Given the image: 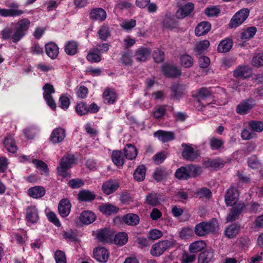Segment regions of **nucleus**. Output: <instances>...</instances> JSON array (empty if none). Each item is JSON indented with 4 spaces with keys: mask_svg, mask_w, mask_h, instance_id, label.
<instances>
[{
    "mask_svg": "<svg viewBox=\"0 0 263 263\" xmlns=\"http://www.w3.org/2000/svg\"><path fill=\"white\" fill-rule=\"evenodd\" d=\"M136 25V21L134 19L125 20L121 24V27L126 31L131 30Z\"/></svg>",
    "mask_w": 263,
    "mask_h": 263,
    "instance_id": "052dcab7",
    "label": "nucleus"
},
{
    "mask_svg": "<svg viewBox=\"0 0 263 263\" xmlns=\"http://www.w3.org/2000/svg\"><path fill=\"white\" fill-rule=\"evenodd\" d=\"M59 47L58 45L53 42H49L45 44V50L46 54L51 59H55L58 55Z\"/></svg>",
    "mask_w": 263,
    "mask_h": 263,
    "instance_id": "393cba45",
    "label": "nucleus"
},
{
    "mask_svg": "<svg viewBox=\"0 0 263 263\" xmlns=\"http://www.w3.org/2000/svg\"><path fill=\"white\" fill-rule=\"evenodd\" d=\"M120 61L124 66H129L132 64L133 60L130 53L128 51L123 52L120 58Z\"/></svg>",
    "mask_w": 263,
    "mask_h": 263,
    "instance_id": "13d9d810",
    "label": "nucleus"
},
{
    "mask_svg": "<svg viewBox=\"0 0 263 263\" xmlns=\"http://www.w3.org/2000/svg\"><path fill=\"white\" fill-rule=\"evenodd\" d=\"M152 55L156 63H160L163 62L164 60V52L159 49L154 50Z\"/></svg>",
    "mask_w": 263,
    "mask_h": 263,
    "instance_id": "5fc2aeb1",
    "label": "nucleus"
},
{
    "mask_svg": "<svg viewBox=\"0 0 263 263\" xmlns=\"http://www.w3.org/2000/svg\"><path fill=\"white\" fill-rule=\"evenodd\" d=\"M187 85L181 83H174L170 87V98L172 100H180L186 93Z\"/></svg>",
    "mask_w": 263,
    "mask_h": 263,
    "instance_id": "423d86ee",
    "label": "nucleus"
},
{
    "mask_svg": "<svg viewBox=\"0 0 263 263\" xmlns=\"http://www.w3.org/2000/svg\"><path fill=\"white\" fill-rule=\"evenodd\" d=\"M10 9L0 8V16L7 17H15L20 16L24 13V11L18 9V5L16 3H12L9 6Z\"/></svg>",
    "mask_w": 263,
    "mask_h": 263,
    "instance_id": "1a4fd4ad",
    "label": "nucleus"
},
{
    "mask_svg": "<svg viewBox=\"0 0 263 263\" xmlns=\"http://www.w3.org/2000/svg\"><path fill=\"white\" fill-rule=\"evenodd\" d=\"M256 101L252 98H249L241 101L237 105L236 111L237 114L245 115L249 112L255 107Z\"/></svg>",
    "mask_w": 263,
    "mask_h": 263,
    "instance_id": "6e6552de",
    "label": "nucleus"
},
{
    "mask_svg": "<svg viewBox=\"0 0 263 263\" xmlns=\"http://www.w3.org/2000/svg\"><path fill=\"white\" fill-rule=\"evenodd\" d=\"M154 136L163 143L167 142L175 139V134L173 132L158 130L154 134Z\"/></svg>",
    "mask_w": 263,
    "mask_h": 263,
    "instance_id": "a211bd4d",
    "label": "nucleus"
},
{
    "mask_svg": "<svg viewBox=\"0 0 263 263\" xmlns=\"http://www.w3.org/2000/svg\"><path fill=\"white\" fill-rule=\"evenodd\" d=\"M175 177L179 180H188L191 178L189 175L188 166H181L175 173Z\"/></svg>",
    "mask_w": 263,
    "mask_h": 263,
    "instance_id": "58836bf2",
    "label": "nucleus"
},
{
    "mask_svg": "<svg viewBox=\"0 0 263 263\" xmlns=\"http://www.w3.org/2000/svg\"><path fill=\"white\" fill-rule=\"evenodd\" d=\"M46 193L45 188L41 186H35L28 190L27 194L29 196L37 199L43 197Z\"/></svg>",
    "mask_w": 263,
    "mask_h": 263,
    "instance_id": "2f4dec72",
    "label": "nucleus"
},
{
    "mask_svg": "<svg viewBox=\"0 0 263 263\" xmlns=\"http://www.w3.org/2000/svg\"><path fill=\"white\" fill-rule=\"evenodd\" d=\"M114 231L107 228L100 229L97 233V238L102 242L112 243Z\"/></svg>",
    "mask_w": 263,
    "mask_h": 263,
    "instance_id": "f8f14e48",
    "label": "nucleus"
},
{
    "mask_svg": "<svg viewBox=\"0 0 263 263\" xmlns=\"http://www.w3.org/2000/svg\"><path fill=\"white\" fill-rule=\"evenodd\" d=\"M54 259L56 263H66L65 253L61 250H57L54 253Z\"/></svg>",
    "mask_w": 263,
    "mask_h": 263,
    "instance_id": "774afa93",
    "label": "nucleus"
},
{
    "mask_svg": "<svg viewBox=\"0 0 263 263\" xmlns=\"http://www.w3.org/2000/svg\"><path fill=\"white\" fill-rule=\"evenodd\" d=\"M241 229L239 223H235L228 226L224 230V234L228 238H233L238 234Z\"/></svg>",
    "mask_w": 263,
    "mask_h": 263,
    "instance_id": "c85d7f7f",
    "label": "nucleus"
},
{
    "mask_svg": "<svg viewBox=\"0 0 263 263\" xmlns=\"http://www.w3.org/2000/svg\"><path fill=\"white\" fill-rule=\"evenodd\" d=\"M183 150L181 152V156L184 160L189 161H193L200 155L198 150H195L189 144L183 143L181 144Z\"/></svg>",
    "mask_w": 263,
    "mask_h": 263,
    "instance_id": "0eeeda50",
    "label": "nucleus"
},
{
    "mask_svg": "<svg viewBox=\"0 0 263 263\" xmlns=\"http://www.w3.org/2000/svg\"><path fill=\"white\" fill-rule=\"evenodd\" d=\"M151 50L149 48L140 47L135 52V57L137 61L145 62L150 55Z\"/></svg>",
    "mask_w": 263,
    "mask_h": 263,
    "instance_id": "cd10ccee",
    "label": "nucleus"
},
{
    "mask_svg": "<svg viewBox=\"0 0 263 263\" xmlns=\"http://www.w3.org/2000/svg\"><path fill=\"white\" fill-rule=\"evenodd\" d=\"M194 9V5L191 3H188L185 5L180 7L176 13V17L182 19L189 15Z\"/></svg>",
    "mask_w": 263,
    "mask_h": 263,
    "instance_id": "412c9836",
    "label": "nucleus"
},
{
    "mask_svg": "<svg viewBox=\"0 0 263 263\" xmlns=\"http://www.w3.org/2000/svg\"><path fill=\"white\" fill-rule=\"evenodd\" d=\"M250 10L248 8H242L237 11L232 16L229 24L230 28H236L241 25L248 17Z\"/></svg>",
    "mask_w": 263,
    "mask_h": 263,
    "instance_id": "20e7f679",
    "label": "nucleus"
},
{
    "mask_svg": "<svg viewBox=\"0 0 263 263\" xmlns=\"http://www.w3.org/2000/svg\"><path fill=\"white\" fill-rule=\"evenodd\" d=\"M180 64L184 68H189L193 65V58L187 54L181 55L179 57Z\"/></svg>",
    "mask_w": 263,
    "mask_h": 263,
    "instance_id": "c03bdc74",
    "label": "nucleus"
},
{
    "mask_svg": "<svg viewBox=\"0 0 263 263\" xmlns=\"http://www.w3.org/2000/svg\"><path fill=\"white\" fill-rule=\"evenodd\" d=\"M233 46L232 40L229 39L222 40L217 47V51L221 53L229 51Z\"/></svg>",
    "mask_w": 263,
    "mask_h": 263,
    "instance_id": "a19ab883",
    "label": "nucleus"
},
{
    "mask_svg": "<svg viewBox=\"0 0 263 263\" xmlns=\"http://www.w3.org/2000/svg\"><path fill=\"white\" fill-rule=\"evenodd\" d=\"M249 126L254 132H261L263 130V122L253 120L249 123Z\"/></svg>",
    "mask_w": 263,
    "mask_h": 263,
    "instance_id": "6e6d98bb",
    "label": "nucleus"
},
{
    "mask_svg": "<svg viewBox=\"0 0 263 263\" xmlns=\"http://www.w3.org/2000/svg\"><path fill=\"white\" fill-rule=\"evenodd\" d=\"M256 32V27L254 26L248 27L241 33L240 37L242 40H249L254 37Z\"/></svg>",
    "mask_w": 263,
    "mask_h": 263,
    "instance_id": "de8ad7c7",
    "label": "nucleus"
},
{
    "mask_svg": "<svg viewBox=\"0 0 263 263\" xmlns=\"http://www.w3.org/2000/svg\"><path fill=\"white\" fill-rule=\"evenodd\" d=\"M214 257L213 251L211 249L201 252L198 256L199 263H209Z\"/></svg>",
    "mask_w": 263,
    "mask_h": 263,
    "instance_id": "ea45409f",
    "label": "nucleus"
},
{
    "mask_svg": "<svg viewBox=\"0 0 263 263\" xmlns=\"http://www.w3.org/2000/svg\"><path fill=\"white\" fill-rule=\"evenodd\" d=\"M210 46V42L205 40L199 42L195 45L194 51L197 55L202 54Z\"/></svg>",
    "mask_w": 263,
    "mask_h": 263,
    "instance_id": "37998d69",
    "label": "nucleus"
},
{
    "mask_svg": "<svg viewBox=\"0 0 263 263\" xmlns=\"http://www.w3.org/2000/svg\"><path fill=\"white\" fill-rule=\"evenodd\" d=\"M226 163V162L222 158H217L216 159H210L204 161L203 165L206 168L211 167L217 171L222 168Z\"/></svg>",
    "mask_w": 263,
    "mask_h": 263,
    "instance_id": "6ab92c4d",
    "label": "nucleus"
},
{
    "mask_svg": "<svg viewBox=\"0 0 263 263\" xmlns=\"http://www.w3.org/2000/svg\"><path fill=\"white\" fill-rule=\"evenodd\" d=\"M96 219V215L91 211H84L79 216L80 221L85 225L92 223Z\"/></svg>",
    "mask_w": 263,
    "mask_h": 263,
    "instance_id": "a878e982",
    "label": "nucleus"
},
{
    "mask_svg": "<svg viewBox=\"0 0 263 263\" xmlns=\"http://www.w3.org/2000/svg\"><path fill=\"white\" fill-rule=\"evenodd\" d=\"M79 43L75 40L68 41L64 45V51L68 55H74L79 52Z\"/></svg>",
    "mask_w": 263,
    "mask_h": 263,
    "instance_id": "aec40b11",
    "label": "nucleus"
},
{
    "mask_svg": "<svg viewBox=\"0 0 263 263\" xmlns=\"http://www.w3.org/2000/svg\"><path fill=\"white\" fill-rule=\"evenodd\" d=\"M122 220L127 225L136 226L139 223L140 218L139 216L134 213H128L123 215Z\"/></svg>",
    "mask_w": 263,
    "mask_h": 263,
    "instance_id": "473e14b6",
    "label": "nucleus"
},
{
    "mask_svg": "<svg viewBox=\"0 0 263 263\" xmlns=\"http://www.w3.org/2000/svg\"><path fill=\"white\" fill-rule=\"evenodd\" d=\"M89 18L92 20L103 21L106 18V12L101 8H95L89 13Z\"/></svg>",
    "mask_w": 263,
    "mask_h": 263,
    "instance_id": "5701e85b",
    "label": "nucleus"
},
{
    "mask_svg": "<svg viewBox=\"0 0 263 263\" xmlns=\"http://www.w3.org/2000/svg\"><path fill=\"white\" fill-rule=\"evenodd\" d=\"M31 22L25 18L13 24V27H6L1 31L2 39L5 40L11 39L14 43H17L27 34L30 27Z\"/></svg>",
    "mask_w": 263,
    "mask_h": 263,
    "instance_id": "f257e3e1",
    "label": "nucleus"
},
{
    "mask_svg": "<svg viewBox=\"0 0 263 263\" xmlns=\"http://www.w3.org/2000/svg\"><path fill=\"white\" fill-rule=\"evenodd\" d=\"M245 207L246 205L244 203L239 202L233 205L226 217L227 221L232 222L237 219Z\"/></svg>",
    "mask_w": 263,
    "mask_h": 263,
    "instance_id": "9b49d317",
    "label": "nucleus"
},
{
    "mask_svg": "<svg viewBox=\"0 0 263 263\" xmlns=\"http://www.w3.org/2000/svg\"><path fill=\"white\" fill-rule=\"evenodd\" d=\"M224 142L222 140L215 137L210 139L209 145L212 151H218L223 146Z\"/></svg>",
    "mask_w": 263,
    "mask_h": 263,
    "instance_id": "09e8293b",
    "label": "nucleus"
},
{
    "mask_svg": "<svg viewBox=\"0 0 263 263\" xmlns=\"http://www.w3.org/2000/svg\"><path fill=\"white\" fill-rule=\"evenodd\" d=\"M98 34L99 38L102 41H106L110 34L108 27L104 25L102 26L98 31Z\"/></svg>",
    "mask_w": 263,
    "mask_h": 263,
    "instance_id": "603ef678",
    "label": "nucleus"
},
{
    "mask_svg": "<svg viewBox=\"0 0 263 263\" xmlns=\"http://www.w3.org/2000/svg\"><path fill=\"white\" fill-rule=\"evenodd\" d=\"M163 76L167 78L176 79L181 74V69L174 64L164 63L161 68Z\"/></svg>",
    "mask_w": 263,
    "mask_h": 263,
    "instance_id": "39448f33",
    "label": "nucleus"
},
{
    "mask_svg": "<svg viewBox=\"0 0 263 263\" xmlns=\"http://www.w3.org/2000/svg\"><path fill=\"white\" fill-rule=\"evenodd\" d=\"M87 104L83 101L78 103L75 106V111L80 116L88 114Z\"/></svg>",
    "mask_w": 263,
    "mask_h": 263,
    "instance_id": "3c124183",
    "label": "nucleus"
},
{
    "mask_svg": "<svg viewBox=\"0 0 263 263\" xmlns=\"http://www.w3.org/2000/svg\"><path fill=\"white\" fill-rule=\"evenodd\" d=\"M111 158L114 164L118 167H122L124 163L123 154L121 151H113Z\"/></svg>",
    "mask_w": 263,
    "mask_h": 263,
    "instance_id": "c9c22d12",
    "label": "nucleus"
},
{
    "mask_svg": "<svg viewBox=\"0 0 263 263\" xmlns=\"http://www.w3.org/2000/svg\"><path fill=\"white\" fill-rule=\"evenodd\" d=\"M251 64L255 67L263 66V53H258L254 56L251 61Z\"/></svg>",
    "mask_w": 263,
    "mask_h": 263,
    "instance_id": "4d7b16f0",
    "label": "nucleus"
},
{
    "mask_svg": "<svg viewBox=\"0 0 263 263\" xmlns=\"http://www.w3.org/2000/svg\"><path fill=\"white\" fill-rule=\"evenodd\" d=\"M119 182L115 179H109L104 182L102 185V191L106 195L115 193L119 187Z\"/></svg>",
    "mask_w": 263,
    "mask_h": 263,
    "instance_id": "2eb2a0df",
    "label": "nucleus"
},
{
    "mask_svg": "<svg viewBox=\"0 0 263 263\" xmlns=\"http://www.w3.org/2000/svg\"><path fill=\"white\" fill-rule=\"evenodd\" d=\"M43 98L46 97L52 96V95L54 93L55 89L53 86L50 83H46L43 87Z\"/></svg>",
    "mask_w": 263,
    "mask_h": 263,
    "instance_id": "e2e57ef3",
    "label": "nucleus"
},
{
    "mask_svg": "<svg viewBox=\"0 0 263 263\" xmlns=\"http://www.w3.org/2000/svg\"><path fill=\"white\" fill-rule=\"evenodd\" d=\"M162 25L166 28H175L178 25L177 21L174 16H171L170 13H166L162 21Z\"/></svg>",
    "mask_w": 263,
    "mask_h": 263,
    "instance_id": "e433bc0d",
    "label": "nucleus"
},
{
    "mask_svg": "<svg viewBox=\"0 0 263 263\" xmlns=\"http://www.w3.org/2000/svg\"><path fill=\"white\" fill-rule=\"evenodd\" d=\"M98 209L104 215L108 216L116 214L119 210L118 207L108 203L101 204Z\"/></svg>",
    "mask_w": 263,
    "mask_h": 263,
    "instance_id": "4be33fe9",
    "label": "nucleus"
},
{
    "mask_svg": "<svg viewBox=\"0 0 263 263\" xmlns=\"http://www.w3.org/2000/svg\"><path fill=\"white\" fill-rule=\"evenodd\" d=\"M211 91L205 87H202L197 91V97L201 99H205L211 97Z\"/></svg>",
    "mask_w": 263,
    "mask_h": 263,
    "instance_id": "69168bd1",
    "label": "nucleus"
},
{
    "mask_svg": "<svg viewBox=\"0 0 263 263\" xmlns=\"http://www.w3.org/2000/svg\"><path fill=\"white\" fill-rule=\"evenodd\" d=\"M166 172L164 169L162 168H157L154 171L153 176V178L157 181L160 182L162 181L165 177Z\"/></svg>",
    "mask_w": 263,
    "mask_h": 263,
    "instance_id": "bf43d9fd",
    "label": "nucleus"
},
{
    "mask_svg": "<svg viewBox=\"0 0 263 263\" xmlns=\"http://www.w3.org/2000/svg\"><path fill=\"white\" fill-rule=\"evenodd\" d=\"M66 137L65 129L62 127L54 128L51 132L48 139L49 142L55 145L63 141Z\"/></svg>",
    "mask_w": 263,
    "mask_h": 263,
    "instance_id": "9d476101",
    "label": "nucleus"
},
{
    "mask_svg": "<svg viewBox=\"0 0 263 263\" xmlns=\"http://www.w3.org/2000/svg\"><path fill=\"white\" fill-rule=\"evenodd\" d=\"M104 101L105 104L111 105L114 104L117 100L116 92L114 89L107 88L103 93Z\"/></svg>",
    "mask_w": 263,
    "mask_h": 263,
    "instance_id": "7c9ffc66",
    "label": "nucleus"
},
{
    "mask_svg": "<svg viewBox=\"0 0 263 263\" xmlns=\"http://www.w3.org/2000/svg\"><path fill=\"white\" fill-rule=\"evenodd\" d=\"M180 237L182 239H187L193 234V230L190 227L183 228L179 233Z\"/></svg>",
    "mask_w": 263,
    "mask_h": 263,
    "instance_id": "338daca9",
    "label": "nucleus"
},
{
    "mask_svg": "<svg viewBox=\"0 0 263 263\" xmlns=\"http://www.w3.org/2000/svg\"><path fill=\"white\" fill-rule=\"evenodd\" d=\"M71 207V203L68 199H62L58 205V211L60 216L64 218L68 216L70 212Z\"/></svg>",
    "mask_w": 263,
    "mask_h": 263,
    "instance_id": "f3484780",
    "label": "nucleus"
},
{
    "mask_svg": "<svg viewBox=\"0 0 263 263\" xmlns=\"http://www.w3.org/2000/svg\"><path fill=\"white\" fill-rule=\"evenodd\" d=\"M175 245V241L171 240H164L154 244L151 250L153 256H159L168 249L172 248Z\"/></svg>",
    "mask_w": 263,
    "mask_h": 263,
    "instance_id": "7ed1b4c3",
    "label": "nucleus"
},
{
    "mask_svg": "<svg viewBox=\"0 0 263 263\" xmlns=\"http://www.w3.org/2000/svg\"><path fill=\"white\" fill-rule=\"evenodd\" d=\"M220 12V9L216 6L207 7L204 10V14L209 17L217 16Z\"/></svg>",
    "mask_w": 263,
    "mask_h": 263,
    "instance_id": "680f3d73",
    "label": "nucleus"
},
{
    "mask_svg": "<svg viewBox=\"0 0 263 263\" xmlns=\"http://www.w3.org/2000/svg\"><path fill=\"white\" fill-rule=\"evenodd\" d=\"M39 219V211L35 206H30L26 208L25 219L27 223L35 224Z\"/></svg>",
    "mask_w": 263,
    "mask_h": 263,
    "instance_id": "4468645a",
    "label": "nucleus"
},
{
    "mask_svg": "<svg viewBox=\"0 0 263 263\" xmlns=\"http://www.w3.org/2000/svg\"><path fill=\"white\" fill-rule=\"evenodd\" d=\"M128 235L125 232H121L115 234L113 238L112 242L117 246H122L125 245L128 241Z\"/></svg>",
    "mask_w": 263,
    "mask_h": 263,
    "instance_id": "72a5a7b5",
    "label": "nucleus"
},
{
    "mask_svg": "<svg viewBox=\"0 0 263 263\" xmlns=\"http://www.w3.org/2000/svg\"><path fill=\"white\" fill-rule=\"evenodd\" d=\"M218 227L217 220L212 218L208 221H201L197 223L194 228V233L198 236L204 237L211 233H215Z\"/></svg>",
    "mask_w": 263,
    "mask_h": 263,
    "instance_id": "f03ea898",
    "label": "nucleus"
},
{
    "mask_svg": "<svg viewBox=\"0 0 263 263\" xmlns=\"http://www.w3.org/2000/svg\"><path fill=\"white\" fill-rule=\"evenodd\" d=\"M74 160L75 157L73 155L63 157L61 159L60 166L63 168L68 170L71 167V164L74 162Z\"/></svg>",
    "mask_w": 263,
    "mask_h": 263,
    "instance_id": "49530a36",
    "label": "nucleus"
},
{
    "mask_svg": "<svg viewBox=\"0 0 263 263\" xmlns=\"http://www.w3.org/2000/svg\"><path fill=\"white\" fill-rule=\"evenodd\" d=\"M3 144L9 153L14 154L17 150L15 140L14 138L10 135L7 136L4 138Z\"/></svg>",
    "mask_w": 263,
    "mask_h": 263,
    "instance_id": "c756f323",
    "label": "nucleus"
},
{
    "mask_svg": "<svg viewBox=\"0 0 263 263\" xmlns=\"http://www.w3.org/2000/svg\"><path fill=\"white\" fill-rule=\"evenodd\" d=\"M94 258L100 262L105 263L107 261L109 253L104 247L96 248L93 252Z\"/></svg>",
    "mask_w": 263,
    "mask_h": 263,
    "instance_id": "dca6fc26",
    "label": "nucleus"
},
{
    "mask_svg": "<svg viewBox=\"0 0 263 263\" xmlns=\"http://www.w3.org/2000/svg\"><path fill=\"white\" fill-rule=\"evenodd\" d=\"M124 156L129 160L135 159L137 155V149L132 144H127L124 148Z\"/></svg>",
    "mask_w": 263,
    "mask_h": 263,
    "instance_id": "f704fd0d",
    "label": "nucleus"
},
{
    "mask_svg": "<svg viewBox=\"0 0 263 263\" xmlns=\"http://www.w3.org/2000/svg\"><path fill=\"white\" fill-rule=\"evenodd\" d=\"M145 203L153 206L159 205L160 204L159 195L157 193H149L146 196Z\"/></svg>",
    "mask_w": 263,
    "mask_h": 263,
    "instance_id": "a18cd8bd",
    "label": "nucleus"
},
{
    "mask_svg": "<svg viewBox=\"0 0 263 263\" xmlns=\"http://www.w3.org/2000/svg\"><path fill=\"white\" fill-rule=\"evenodd\" d=\"M211 28V24L206 21L199 23L195 29V35L200 36L207 34Z\"/></svg>",
    "mask_w": 263,
    "mask_h": 263,
    "instance_id": "bb28decb",
    "label": "nucleus"
},
{
    "mask_svg": "<svg viewBox=\"0 0 263 263\" xmlns=\"http://www.w3.org/2000/svg\"><path fill=\"white\" fill-rule=\"evenodd\" d=\"M63 236L67 241L75 243L79 241L77 230L70 229L68 231H64L63 234Z\"/></svg>",
    "mask_w": 263,
    "mask_h": 263,
    "instance_id": "79ce46f5",
    "label": "nucleus"
},
{
    "mask_svg": "<svg viewBox=\"0 0 263 263\" xmlns=\"http://www.w3.org/2000/svg\"><path fill=\"white\" fill-rule=\"evenodd\" d=\"M146 168L145 165H138L133 173V177L135 180L140 182L144 180L145 177Z\"/></svg>",
    "mask_w": 263,
    "mask_h": 263,
    "instance_id": "4c0bfd02",
    "label": "nucleus"
},
{
    "mask_svg": "<svg viewBox=\"0 0 263 263\" xmlns=\"http://www.w3.org/2000/svg\"><path fill=\"white\" fill-rule=\"evenodd\" d=\"M32 163L35 165L36 168L41 171L42 174L48 175L49 174L48 165L43 161L34 159L32 160Z\"/></svg>",
    "mask_w": 263,
    "mask_h": 263,
    "instance_id": "8fccbe9b",
    "label": "nucleus"
},
{
    "mask_svg": "<svg viewBox=\"0 0 263 263\" xmlns=\"http://www.w3.org/2000/svg\"><path fill=\"white\" fill-rule=\"evenodd\" d=\"M68 185L72 189H76L84 185V181L81 178H74L68 181Z\"/></svg>",
    "mask_w": 263,
    "mask_h": 263,
    "instance_id": "864d4df0",
    "label": "nucleus"
},
{
    "mask_svg": "<svg viewBox=\"0 0 263 263\" xmlns=\"http://www.w3.org/2000/svg\"><path fill=\"white\" fill-rule=\"evenodd\" d=\"M96 197V194L88 190H82L78 194V199L81 202H91L95 199Z\"/></svg>",
    "mask_w": 263,
    "mask_h": 263,
    "instance_id": "b1692460",
    "label": "nucleus"
},
{
    "mask_svg": "<svg viewBox=\"0 0 263 263\" xmlns=\"http://www.w3.org/2000/svg\"><path fill=\"white\" fill-rule=\"evenodd\" d=\"M162 235L163 233L161 231L154 229L149 231L148 233L147 237L150 240H155L161 238Z\"/></svg>",
    "mask_w": 263,
    "mask_h": 263,
    "instance_id": "0e129e2a",
    "label": "nucleus"
},
{
    "mask_svg": "<svg viewBox=\"0 0 263 263\" xmlns=\"http://www.w3.org/2000/svg\"><path fill=\"white\" fill-rule=\"evenodd\" d=\"M239 197L238 190L236 187H231L227 190L224 196V201L227 206L236 204Z\"/></svg>",
    "mask_w": 263,
    "mask_h": 263,
    "instance_id": "ddd939ff",
    "label": "nucleus"
}]
</instances>
